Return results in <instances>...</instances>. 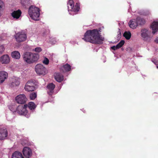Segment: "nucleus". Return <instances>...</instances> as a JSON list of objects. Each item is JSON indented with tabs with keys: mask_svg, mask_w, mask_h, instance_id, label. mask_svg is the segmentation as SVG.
<instances>
[{
	"mask_svg": "<svg viewBox=\"0 0 158 158\" xmlns=\"http://www.w3.org/2000/svg\"><path fill=\"white\" fill-rule=\"evenodd\" d=\"M35 71L36 73L40 75H44L45 74L46 69L43 65L37 64L35 67Z\"/></svg>",
	"mask_w": 158,
	"mask_h": 158,
	"instance_id": "8",
	"label": "nucleus"
},
{
	"mask_svg": "<svg viewBox=\"0 0 158 158\" xmlns=\"http://www.w3.org/2000/svg\"><path fill=\"white\" fill-rule=\"evenodd\" d=\"M58 40L56 38L50 37L49 39V42L51 44H54L57 43Z\"/></svg>",
	"mask_w": 158,
	"mask_h": 158,
	"instance_id": "26",
	"label": "nucleus"
},
{
	"mask_svg": "<svg viewBox=\"0 0 158 158\" xmlns=\"http://www.w3.org/2000/svg\"><path fill=\"white\" fill-rule=\"evenodd\" d=\"M37 97V94L35 93L31 94L30 95V98L31 100H33L35 99Z\"/></svg>",
	"mask_w": 158,
	"mask_h": 158,
	"instance_id": "28",
	"label": "nucleus"
},
{
	"mask_svg": "<svg viewBox=\"0 0 158 158\" xmlns=\"http://www.w3.org/2000/svg\"><path fill=\"white\" fill-rule=\"evenodd\" d=\"M10 110L13 112H16V111L17 107L15 105H11L9 106Z\"/></svg>",
	"mask_w": 158,
	"mask_h": 158,
	"instance_id": "27",
	"label": "nucleus"
},
{
	"mask_svg": "<svg viewBox=\"0 0 158 158\" xmlns=\"http://www.w3.org/2000/svg\"><path fill=\"white\" fill-rule=\"evenodd\" d=\"M119 29V31H118V38L119 39L120 38V37H121V32L120 31V29Z\"/></svg>",
	"mask_w": 158,
	"mask_h": 158,
	"instance_id": "35",
	"label": "nucleus"
},
{
	"mask_svg": "<svg viewBox=\"0 0 158 158\" xmlns=\"http://www.w3.org/2000/svg\"><path fill=\"white\" fill-rule=\"evenodd\" d=\"M8 77V73L4 71H0V84H2Z\"/></svg>",
	"mask_w": 158,
	"mask_h": 158,
	"instance_id": "14",
	"label": "nucleus"
},
{
	"mask_svg": "<svg viewBox=\"0 0 158 158\" xmlns=\"http://www.w3.org/2000/svg\"><path fill=\"white\" fill-rule=\"evenodd\" d=\"M155 42L156 43H158V36L156 38L155 40Z\"/></svg>",
	"mask_w": 158,
	"mask_h": 158,
	"instance_id": "38",
	"label": "nucleus"
},
{
	"mask_svg": "<svg viewBox=\"0 0 158 158\" xmlns=\"http://www.w3.org/2000/svg\"><path fill=\"white\" fill-rule=\"evenodd\" d=\"M19 79L17 77H14L10 80L9 86L11 87H14L19 85Z\"/></svg>",
	"mask_w": 158,
	"mask_h": 158,
	"instance_id": "13",
	"label": "nucleus"
},
{
	"mask_svg": "<svg viewBox=\"0 0 158 158\" xmlns=\"http://www.w3.org/2000/svg\"><path fill=\"white\" fill-rule=\"evenodd\" d=\"M21 144L22 145H28V139H22L21 141Z\"/></svg>",
	"mask_w": 158,
	"mask_h": 158,
	"instance_id": "29",
	"label": "nucleus"
},
{
	"mask_svg": "<svg viewBox=\"0 0 158 158\" xmlns=\"http://www.w3.org/2000/svg\"><path fill=\"white\" fill-rule=\"evenodd\" d=\"M8 135L6 128L3 126H0V140L5 139Z\"/></svg>",
	"mask_w": 158,
	"mask_h": 158,
	"instance_id": "9",
	"label": "nucleus"
},
{
	"mask_svg": "<svg viewBox=\"0 0 158 158\" xmlns=\"http://www.w3.org/2000/svg\"><path fill=\"white\" fill-rule=\"evenodd\" d=\"M28 12L29 15L32 19L35 21L39 20L40 14L39 8L34 6H31L29 8Z\"/></svg>",
	"mask_w": 158,
	"mask_h": 158,
	"instance_id": "3",
	"label": "nucleus"
},
{
	"mask_svg": "<svg viewBox=\"0 0 158 158\" xmlns=\"http://www.w3.org/2000/svg\"><path fill=\"white\" fill-rule=\"evenodd\" d=\"M6 117L7 120L10 121H12L13 118V116L12 114L7 115Z\"/></svg>",
	"mask_w": 158,
	"mask_h": 158,
	"instance_id": "32",
	"label": "nucleus"
},
{
	"mask_svg": "<svg viewBox=\"0 0 158 158\" xmlns=\"http://www.w3.org/2000/svg\"><path fill=\"white\" fill-rule=\"evenodd\" d=\"M82 39L85 42L95 44L103 43L104 39V38L100 34L98 30L97 29L87 30Z\"/></svg>",
	"mask_w": 158,
	"mask_h": 158,
	"instance_id": "1",
	"label": "nucleus"
},
{
	"mask_svg": "<svg viewBox=\"0 0 158 158\" xmlns=\"http://www.w3.org/2000/svg\"><path fill=\"white\" fill-rule=\"evenodd\" d=\"M128 25L130 28L135 29L137 27L138 23L137 22L136 19H132L128 23Z\"/></svg>",
	"mask_w": 158,
	"mask_h": 158,
	"instance_id": "17",
	"label": "nucleus"
},
{
	"mask_svg": "<svg viewBox=\"0 0 158 158\" xmlns=\"http://www.w3.org/2000/svg\"><path fill=\"white\" fill-rule=\"evenodd\" d=\"M71 69V66L70 65L66 64L64 65L60 68V70L63 72H65L70 71Z\"/></svg>",
	"mask_w": 158,
	"mask_h": 158,
	"instance_id": "18",
	"label": "nucleus"
},
{
	"mask_svg": "<svg viewBox=\"0 0 158 158\" xmlns=\"http://www.w3.org/2000/svg\"><path fill=\"white\" fill-rule=\"evenodd\" d=\"M156 68H157V69H158V66H156Z\"/></svg>",
	"mask_w": 158,
	"mask_h": 158,
	"instance_id": "41",
	"label": "nucleus"
},
{
	"mask_svg": "<svg viewBox=\"0 0 158 158\" xmlns=\"http://www.w3.org/2000/svg\"><path fill=\"white\" fill-rule=\"evenodd\" d=\"M55 78L57 81L60 82L63 80L64 77L60 73H57L55 74Z\"/></svg>",
	"mask_w": 158,
	"mask_h": 158,
	"instance_id": "19",
	"label": "nucleus"
},
{
	"mask_svg": "<svg viewBox=\"0 0 158 158\" xmlns=\"http://www.w3.org/2000/svg\"><path fill=\"white\" fill-rule=\"evenodd\" d=\"M22 12L19 10L13 11L11 13V16L14 19H17L21 15Z\"/></svg>",
	"mask_w": 158,
	"mask_h": 158,
	"instance_id": "16",
	"label": "nucleus"
},
{
	"mask_svg": "<svg viewBox=\"0 0 158 158\" xmlns=\"http://www.w3.org/2000/svg\"><path fill=\"white\" fill-rule=\"evenodd\" d=\"M15 100L18 103L23 104L25 103L27 98L24 94H21L18 95L15 98Z\"/></svg>",
	"mask_w": 158,
	"mask_h": 158,
	"instance_id": "11",
	"label": "nucleus"
},
{
	"mask_svg": "<svg viewBox=\"0 0 158 158\" xmlns=\"http://www.w3.org/2000/svg\"><path fill=\"white\" fill-rule=\"evenodd\" d=\"M12 57L16 59H19L20 57V53L18 51H14L11 52Z\"/></svg>",
	"mask_w": 158,
	"mask_h": 158,
	"instance_id": "21",
	"label": "nucleus"
},
{
	"mask_svg": "<svg viewBox=\"0 0 158 158\" xmlns=\"http://www.w3.org/2000/svg\"><path fill=\"white\" fill-rule=\"evenodd\" d=\"M55 87V85L52 83L49 84L47 86V90L48 94L49 95H52L54 92V89Z\"/></svg>",
	"mask_w": 158,
	"mask_h": 158,
	"instance_id": "15",
	"label": "nucleus"
},
{
	"mask_svg": "<svg viewBox=\"0 0 158 158\" xmlns=\"http://www.w3.org/2000/svg\"><path fill=\"white\" fill-rule=\"evenodd\" d=\"M5 48L2 45L0 46V54H1L4 52Z\"/></svg>",
	"mask_w": 158,
	"mask_h": 158,
	"instance_id": "34",
	"label": "nucleus"
},
{
	"mask_svg": "<svg viewBox=\"0 0 158 158\" xmlns=\"http://www.w3.org/2000/svg\"><path fill=\"white\" fill-rule=\"evenodd\" d=\"M43 63L45 65H47L49 64V60L48 58L45 57L44 60H43Z\"/></svg>",
	"mask_w": 158,
	"mask_h": 158,
	"instance_id": "31",
	"label": "nucleus"
},
{
	"mask_svg": "<svg viewBox=\"0 0 158 158\" xmlns=\"http://www.w3.org/2000/svg\"><path fill=\"white\" fill-rule=\"evenodd\" d=\"M27 106L31 111L30 112V113L31 112H33L34 111L36 106L35 104L31 102H29Z\"/></svg>",
	"mask_w": 158,
	"mask_h": 158,
	"instance_id": "20",
	"label": "nucleus"
},
{
	"mask_svg": "<svg viewBox=\"0 0 158 158\" xmlns=\"http://www.w3.org/2000/svg\"><path fill=\"white\" fill-rule=\"evenodd\" d=\"M9 56L7 54H5L0 57V62L2 64H8L10 62Z\"/></svg>",
	"mask_w": 158,
	"mask_h": 158,
	"instance_id": "12",
	"label": "nucleus"
},
{
	"mask_svg": "<svg viewBox=\"0 0 158 158\" xmlns=\"http://www.w3.org/2000/svg\"><path fill=\"white\" fill-rule=\"evenodd\" d=\"M36 82L35 80H30L26 83L24 89L26 91H32L35 89V86L36 85Z\"/></svg>",
	"mask_w": 158,
	"mask_h": 158,
	"instance_id": "6",
	"label": "nucleus"
},
{
	"mask_svg": "<svg viewBox=\"0 0 158 158\" xmlns=\"http://www.w3.org/2000/svg\"><path fill=\"white\" fill-rule=\"evenodd\" d=\"M111 48L113 50H116V49H118V47H117V45H116V46H114L111 47Z\"/></svg>",
	"mask_w": 158,
	"mask_h": 158,
	"instance_id": "36",
	"label": "nucleus"
},
{
	"mask_svg": "<svg viewBox=\"0 0 158 158\" xmlns=\"http://www.w3.org/2000/svg\"><path fill=\"white\" fill-rule=\"evenodd\" d=\"M80 3L77 2L74 5L73 0H69L67 2L68 11L69 14L73 15L79 11L80 9Z\"/></svg>",
	"mask_w": 158,
	"mask_h": 158,
	"instance_id": "4",
	"label": "nucleus"
},
{
	"mask_svg": "<svg viewBox=\"0 0 158 158\" xmlns=\"http://www.w3.org/2000/svg\"><path fill=\"white\" fill-rule=\"evenodd\" d=\"M22 57L24 62L28 64H31L38 60L39 55L38 53L26 52H24Z\"/></svg>",
	"mask_w": 158,
	"mask_h": 158,
	"instance_id": "2",
	"label": "nucleus"
},
{
	"mask_svg": "<svg viewBox=\"0 0 158 158\" xmlns=\"http://www.w3.org/2000/svg\"><path fill=\"white\" fill-rule=\"evenodd\" d=\"M147 13H148L147 14H148L149 13V11H147Z\"/></svg>",
	"mask_w": 158,
	"mask_h": 158,
	"instance_id": "40",
	"label": "nucleus"
},
{
	"mask_svg": "<svg viewBox=\"0 0 158 158\" xmlns=\"http://www.w3.org/2000/svg\"><path fill=\"white\" fill-rule=\"evenodd\" d=\"M23 153L24 156L26 158H30L32 155L31 149L28 147H25L23 148Z\"/></svg>",
	"mask_w": 158,
	"mask_h": 158,
	"instance_id": "10",
	"label": "nucleus"
},
{
	"mask_svg": "<svg viewBox=\"0 0 158 158\" xmlns=\"http://www.w3.org/2000/svg\"><path fill=\"white\" fill-rule=\"evenodd\" d=\"M16 41L19 42H22L26 40L27 38L26 34L23 32H19L15 35Z\"/></svg>",
	"mask_w": 158,
	"mask_h": 158,
	"instance_id": "7",
	"label": "nucleus"
},
{
	"mask_svg": "<svg viewBox=\"0 0 158 158\" xmlns=\"http://www.w3.org/2000/svg\"><path fill=\"white\" fill-rule=\"evenodd\" d=\"M152 62L156 65H157L158 64V61L156 60H152Z\"/></svg>",
	"mask_w": 158,
	"mask_h": 158,
	"instance_id": "37",
	"label": "nucleus"
},
{
	"mask_svg": "<svg viewBox=\"0 0 158 158\" xmlns=\"http://www.w3.org/2000/svg\"><path fill=\"white\" fill-rule=\"evenodd\" d=\"M21 5L24 8H26L30 3V0H20Z\"/></svg>",
	"mask_w": 158,
	"mask_h": 158,
	"instance_id": "22",
	"label": "nucleus"
},
{
	"mask_svg": "<svg viewBox=\"0 0 158 158\" xmlns=\"http://www.w3.org/2000/svg\"><path fill=\"white\" fill-rule=\"evenodd\" d=\"M27 104L23 106L19 105L17 107L16 111L19 115H24L27 118H29L30 116V113L27 110Z\"/></svg>",
	"mask_w": 158,
	"mask_h": 158,
	"instance_id": "5",
	"label": "nucleus"
},
{
	"mask_svg": "<svg viewBox=\"0 0 158 158\" xmlns=\"http://www.w3.org/2000/svg\"><path fill=\"white\" fill-rule=\"evenodd\" d=\"M125 41L123 40L121 41L116 45L117 47H118V48H119L122 47L123 45L124 44Z\"/></svg>",
	"mask_w": 158,
	"mask_h": 158,
	"instance_id": "30",
	"label": "nucleus"
},
{
	"mask_svg": "<svg viewBox=\"0 0 158 158\" xmlns=\"http://www.w3.org/2000/svg\"><path fill=\"white\" fill-rule=\"evenodd\" d=\"M32 50L34 51L35 52H40L42 51V49L40 47H37L33 49Z\"/></svg>",
	"mask_w": 158,
	"mask_h": 158,
	"instance_id": "33",
	"label": "nucleus"
},
{
	"mask_svg": "<svg viewBox=\"0 0 158 158\" xmlns=\"http://www.w3.org/2000/svg\"><path fill=\"white\" fill-rule=\"evenodd\" d=\"M81 110H82V111L83 112H84V113H85V110H84V109H82Z\"/></svg>",
	"mask_w": 158,
	"mask_h": 158,
	"instance_id": "39",
	"label": "nucleus"
},
{
	"mask_svg": "<svg viewBox=\"0 0 158 158\" xmlns=\"http://www.w3.org/2000/svg\"><path fill=\"white\" fill-rule=\"evenodd\" d=\"M131 33L129 31H126L123 34L124 37L127 40L130 39L131 37Z\"/></svg>",
	"mask_w": 158,
	"mask_h": 158,
	"instance_id": "25",
	"label": "nucleus"
},
{
	"mask_svg": "<svg viewBox=\"0 0 158 158\" xmlns=\"http://www.w3.org/2000/svg\"><path fill=\"white\" fill-rule=\"evenodd\" d=\"M12 158H24L22 153L18 152H15L12 155Z\"/></svg>",
	"mask_w": 158,
	"mask_h": 158,
	"instance_id": "23",
	"label": "nucleus"
},
{
	"mask_svg": "<svg viewBox=\"0 0 158 158\" xmlns=\"http://www.w3.org/2000/svg\"><path fill=\"white\" fill-rule=\"evenodd\" d=\"M136 19L137 22L138 23V25H143L145 22V20L143 19L140 17H137Z\"/></svg>",
	"mask_w": 158,
	"mask_h": 158,
	"instance_id": "24",
	"label": "nucleus"
}]
</instances>
